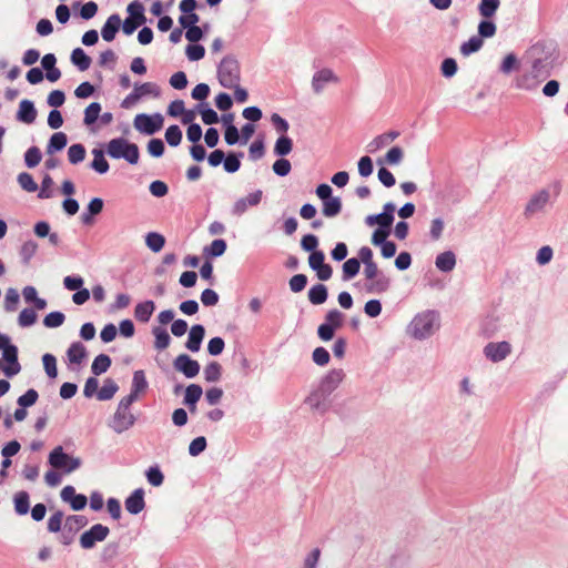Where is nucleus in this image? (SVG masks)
<instances>
[{
  "mask_svg": "<svg viewBox=\"0 0 568 568\" xmlns=\"http://www.w3.org/2000/svg\"><path fill=\"white\" fill-rule=\"evenodd\" d=\"M345 377L342 368L331 369L320 381L318 386L305 398V403L312 409L325 414L329 409L328 398L331 394L339 386Z\"/></svg>",
  "mask_w": 568,
  "mask_h": 568,
  "instance_id": "nucleus-1",
  "label": "nucleus"
},
{
  "mask_svg": "<svg viewBox=\"0 0 568 568\" xmlns=\"http://www.w3.org/2000/svg\"><path fill=\"white\" fill-rule=\"evenodd\" d=\"M439 327V314L436 311L418 313L408 326L409 334L418 341L432 336Z\"/></svg>",
  "mask_w": 568,
  "mask_h": 568,
  "instance_id": "nucleus-2",
  "label": "nucleus"
},
{
  "mask_svg": "<svg viewBox=\"0 0 568 568\" xmlns=\"http://www.w3.org/2000/svg\"><path fill=\"white\" fill-rule=\"evenodd\" d=\"M106 153L112 159H124L130 164H136L140 159L139 146L124 138L110 140L106 144Z\"/></svg>",
  "mask_w": 568,
  "mask_h": 568,
  "instance_id": "nucleus-3",
  "label": "nucleus"
},
{
  "mask_svg": "<svg viewBox=\"0 0 568 568\" xmlns=\"http://www.w3.org/2000/svg\"><path fill=\"white\" fill-rule=\"evenodd\" d=\"M217 80L223 88L232 89L241 81L240 62L233 54L225 55L217 65Z\"/></svg>",
  "mask_w": 568,
  "mask_h": 568,
  "instance_id": "nucleus-4",
  "label": "nucleus"
},
{
  "mask_svg": "<svg viewBox=\"0 0 568 568\" xmlns=\"http://www.w3.org/2000/svg\"><path fill=\"white\" fill-rule=\"evenodd\" d=\"M364 275L367 280L365 291L371 294H383L390 287V278L379 271L376 262L364 264Z\"/></svg>",
  "mask_w": 568,
  "mask_h": 568,
  "instance_id": "nucleus-5",
  "label": "nucleus"
},
{
  "mask_svg": "<svg viewBox=\"0 0 568 568\" xmlns=\"http://www.w3.org/2000/svg\"><path fill=\"white\" fill-rule=\"evenodd\" d=\"M48 463L54 469L62 470L67 474L74 471L82 464L79 457H73L64 453L62 446H57L50 452Z\"/></svg>",
  "mask_w": 568,
  "mask_h": 568,
  "instance_id": "nucleus-6",
  "label": "nucleus"
},
{
  "mask_svg": "<svg viewBox=\"0 0 568 568\" xmlns=\"http://www.w3.org/2000/svg\"><path fill=\"white\" fill-rule=\"evenodd\" d=\"M89 520L83 515H69L64 519L63 529L59 540L62 545L69 546L74 541V537L82 528L88 525Z\"/></svg>",
  "mask_w": 568,
  "mask_h": 568,
  "instance_id": "nucleus-7",
  "label": "nucleus"
},
{
  "mask_svg": "<svg viewBox=\"0 0 568 568\" xmlns=\"http://www.w3.org/2000/svg\"><path fill=\"white\" fill-rule=\"evenodd\" d=\"M163 116L156 112L154 114L140 113L133 121L135 130L145 135H153L163 126Z\"/></svg>",
  "mask_w": 568,
  "mask_h": 568,
  "instance_id": "nucleus-8",
  "label": "nucleus"
},
{
  "mask_svg": "<svg viewBox=\"0 0 568 568\" xmlns=\"http://www.w3.org/2000/svg\"><path fill=\"white\" fill-rule=\"evenodd\" d=\"M109 534V527L102 524H95L90 529L81 534L79 538L80 546L83 549H92L97 542L105 540Z\"/></svg>",
  "mask_w": 568,
  "mask_h": 568,
  "instance_id": "nucleus-9",
  "label": "nucleus"
},
{
  "mask_svg": "<svg viewBox=\"0 0 568 568\" xmlns=\"http://www.w3.org/2000/svg\"><path fill=\"white\" fill-rule=\"evenodd\" d=\"M136 416L131 412L130 408L122 410L119 406L115 413L109 422L110 428L116 433L122 434L134 426Z\"/></svg>",
  "mask_w": 568,
  "mask_h": 568,
  "instance_id": "nucleus-10",
  "label": "nucleus"
},
{
  "mask_svg": "<svg viewBox=\"0 0 568 568\" xmlns=\"http://www.w3.org/2000/svg\"><path fill=\"white\" fill-rule=\"evenodd\" d=\"M173 367L186 378H194L199 375L201 366L196 359L187 354H180L173 361Z\"/></svg>",
  "mask_w": 568,
  "mask_h": 568,
  "instance_id": "nucleus-11",
  "label": "nucleus"
},
{
  "mask_svg": "<svg viewBox=\"0 0 568 568\" xmlns=\"http://www.w3.org/2000/svg\"><path fill=\"white\" fill-rule=\"evenodd\" d=\"M60 497L64 503H68L74 511L84 509L88 504V497L83 494H77L75 488L71 485L62 488Z\"/></svg>",
  "mask_w": 568,
  "mask_h": 568,
  "instance_id": "nucleus-12",
  "label": "nucleus"
},
{
  "mask_svg": "<svg viewBox=\"0 0 568 568\" xmlns=\"http://www.w3.org/2000/svg\"><path fill=\"white\" fill-rule=\"evenodd\" d=\"M511 352V345L506 342H490L484 347L485 356L494 363L504 361Z\"/></svg>",
  "mask_w": 568,
  "mask_h": 568,
  "instance_id": "nucleus-13",
  "label": "nucleus"
},
{
  "mask_svg": "<svg viewBox=\"0 0 568 568\" xmlns=\"http://www.w3.org/2000/svg\"><path fill=\"white\" fill-rule=\"evenodd\" d=\"M9 352L10 354L7 352L6 354H2V359H0V368L8 378H11L20 373L21 365L18 359V347H13V351Z\"/></svg>",
  "mask_w": 568,
  "mask_h": 568,
  "instance_id": "nucleus-14",
  "label": "nucleus"
},
{
  "mask_svg": "<svg viewBox=\"0 0 568 568\" xmlns=\"http://www.w3.org/2000/svg\"><path fill=\"white\" fill-rule=\"evenodd\" d=\"M549 197L550 193L547 190H541L538 193L534 194L526 204L524 215L526 217H531L536 213L541 212L546 204L548 203Z\"/></svg>",
  "mask_w": 568,
  "mask_h": 568,
  "instance_id": "nucleus-15",
  "label": "nucleus"
},
{
  "mask_svg": "<svg viewBox=\"0 0 568 568\" xmlns=\"http://www.w3.org/2000/svg\"><path fill=\"white\" fill-rule=\"evenodd\" d=\"M125 510L131 515H138L145 508L144 489H134L124 500Z\"/></svg>",
  "mask_w": 568,
  "mask_h": 568,
  "instance_id": "nucleus-16",
  "label": "nucleus"
},
{
  "mask_svg": "<svg viewBox=\"0 0 568 568\" xmlns=\"http://www.w3.org/2000/svg\"><path fill=\"white\" fill-rule=\"evenodd\" d=\"M103 207L104 201L101 197L91 199L81 214V222L84 225L93 224L94 217L103 211Z\"/></svg>",
  "mask_w": 568,
  "mask_h": 568,
  "instance_id": "nucleus-17",
  "label": "nucleus"
},
{
  "mask_svg": "<svg viewBox=\"0 0 568 568\" xmlns=\"http://www.w3.org/2000/svg\"><path fill=\"white\" fill-rule=\"evenodd\" d=\"M16 119L19 122L31 124L37 119V109L34 106L33 101L23 99L19 103V109L16 114Z\"/></svg>",
  "mask_w": 568,
  "mask_h": 568,
  "instance_id": "nucleus-18",
  "label": "nucleus"
},
{
  "mask_svg": "<svg viewBox=\"0 0 568 568\" xmlns=\"http://www.w3.org/2000/svg\"><path fill=\"white\" fill-rule=\"evenodd\" d=\"M204 336H205L204 326L202 324L193 325L189 332L185 347L192 353L199 352L201 349V345H202Z\"/></svg>",
  "mask_w": 568,
  "mask_h": 568,
  "instance_id": "nucleus-19",
  "label": "nucleus"
},
{
  "mask_svg": "<svg viewBox=\"0 0 568 568\" xmlns=\"http://www.w3.org/2000/svg\"><path fill=\"white\" fill-rule=\"evenodd\" d=\"M120 28L121 17L118 13L111 14L101 28L102 39L106 42L113 41Z\"/></svg>",
  "mask_w": 568,
  "mask_h": 568,
  "instance_id": "nucleus-20",
  "label": "nucleus"
},
{
  "mask_svg": "<svg viewBox=\"0 0 568 568\" xmlns=\"http://www.w3.org/2000/svg\"><path fill=\"white\" fill-rule=\"evenodd\" d=\"M328 82H338V78L331 69H322L313 75L312 88L315 93H321Z\"/></svg>",
  "mask_w": 568,
  "mask_h": 568,
  "instance_id": "nucleus-21",
  "label": "nucleus"
},
{
  "mask_svg": "<svg viewBox=\"0 0 568 568\" xmlns=\"http://www.w3.org/2000/svg\"><path fill=\"white\" fill-rule=\"evenodd\" d=\"M399 134L400 133L398 131H388L386 133L379 134L366 145V151L368 153H375L396 140Z\"/></svg>",
  "mask_w": 568,
  "mask_h": 568,
  "instance_id": "nucleus-22",
  "label": "nucleus"
},
{
  "mask_svg": "<svg viewBox=\"0 0 568 568\" xmlns=\"http://www.w3.org/2000/svg\"><path fill=\"white\" fill-rule=\"evenodd\" d=\"M436 267L444 273L452 272L456 266V255L453 251L439 253L435 260Z\"/></svg>",
  "mask_w": 568,
  "mask_h": 568,
  "instance_id": "nucleus-23",
  "label": "nucleus"
},
{
  "mask_svg": "<svg viewBox=\"0 0 568 568\" xmlns=\"http://www.w3.org/2000/svg\"><path fill=\"white\" fill-rule=\"evenodd\" d=\"M154 310L155 304L151 300L138 303L134 308V317L138 322L148 323Z\"/></svg>",
  "mask_w": 568,
  "mask_h": 568,
  "instance_id": "nucleus-24",
  "label": "nucleus"
},
{
  "mask_svg": "<svg viewBox=\"0 0 568 568\" xmlns=\"http://www.w3.org/2000/svg\"><path fill=\"white\" fill-rule=\"evenodd\" d=\"M67 356L71 364L80 365L88 356V352L81 342H73L67 351Z\"/></svg>",
  "mask_w": 568,
  "mask_h": 568,
  "instance_id": "nucleus-25",
  "label": "nucleus"
},
{
  "mask_svg": "<svg viewBox=\"0 0 568 568\" xmlns=\"http://www.w3.org/2000/svg\"><path fill=\"white\" fill-rule=\"evenodd\" d=\"M404 159V151L400 146L395 145L390 148L384 158H378L376 160L377 165H397Z\"/></svg>",
  "mask_w": 568,
  "mask_h": 568,
  "instance_id": "nucleus-26",
  "label": "nucleus"
},
{
  "mask_svg": "<svg viewBox=\"0 0 568 568\" xmlns=\"http://www.w3.org/2000/svg\"><path fill=\"white\" fill-rule=\"evenodd\" d=\"M68 144V136L64 132H55L49 139L47 144V153L54 154L62 151Z\"/></svg>",
  "mask_w": 568,
  "mask_h": 568,
  "instance_id": "nucleus-27",
  "label": "nucleus"
},
{
  "mask_svg": "<svg viewBox=\"0 0 568 568\" xmlns=\"http://www.w3.org/2000/svg\"><path fill=\"white\" fill-rule=\"evenodd\" d=\"M92 154L93 160L90 163V168L99 174H105L110 169V164L104 156V151L101 149H93Z\"/></svg>",
  "mask_w": 568,
  "mask_h": 568,
  "instance_id": "nucleus-28",
  "label": "nucleus"
},
{
  "mask_svg": "<svg viewBox=\"0 0 568 568\" xmlns=\"http://www.w3.org/2000/svg\"><path fill=\"white\" fill-rule=\"evenodd\" d=\"M195 110L201 114L203 123L212 125L220 122L217 112L213 110L207 102L197 103Z\"/></svg>",
  "mask_w": 568,
  "mask_h": 568,
  "instance_id": "nucleus-29",
  "label": "nucleus"
},
{
  "mask_svg": "<svg viewBox=\"0 0 568 568\" xmlns=\"http://www.w3.org/2000/svg\"><path fill=\"white\" fill-rule=\"evenodd\" d=\"M308 301L313 305H321L327 301L328 291L324 284H315L308 290Z\"/></svg>",
  "mask_w": 568,
  "mask_h": 568,
  "instance_id": "nucleus-30",
  "label": "nucleus"
},
{
  "mask_svg": "<svg viewBox=\"0 0 568 568\" xmlns=\"http://www.w3.org/2000/svg\"><path fill=\"white\" fill-rule=\"evenodd\" d=\"M71 62L75 65L80 71H85L91 65V58L85 53L82 48H75L71 52Z\"/></svg>",
  "mask_w": 568,
  "mask_h": 568,
  "instance_id": "nucleus-31",
  "label": "nucleus"
},
{
  "mask_svg": "<svg viewBox=\"0 0 568 568\" xmlns=\"http://www.w3.org/2000/svg\"><path fill=\"white\" fill-rule=\"evenodd\" d=\"M144 11V6L140 1L134 0L130 2L126 7V12L129 13L128 19H132L133 21L142 26L146 21Z\"/></svg>",
  "mask_w": 568,
  "mask_h": 568,
  "instance_id": "nucleus-32",
  "label": "nucleus"
},
{
  "mask_svg": "<svg viewBox=\"0 0 568 568\" xmlns=\"http://www.w3.org/2000/svg\"><path fill=\"white\" fill-rule=\"evenodd\" d=\"M152 334L154 336L155 349L163 351L169 347L171 343V336L165 328L161 326H155L152 328Z\"/></svg>",
  "mask_w": 568,
  "mask_h": 568,
  "instance_id": "nucleus-33",
  "label": "nucleus"
},
{
  "mask_svg": "<svg viewBox=\"0 0 568 568\" xmlns=\"http://www.w3.org/2000/svg\"><path fill=\"white\" fill-rule=\"evenodd\" d=\"M293 150V140L288 135H281L274 144L273 153L278 158L288 155Z\"/></svg>",
  "mask_w": 568,
  "mask_h": 568,
  "instance_id": "nucleus-34",
  "label": "nucleus"
},
{
  "mask_svg": "<svg viewBox=\"0 0 568 568\" xmlns=\"http://www.w3.org/2000/svg\"><path fill=\"white\" fill-rule=\"evenodd\" d=\"M500 7V0H480L478 13L485 19H491Z\"/></svg>",
  "mask_w": 568,
  "mask_h": 568,
  "instance_id": "nucleus-35",
  "label": "nucleus"
},
{
  "mask_svg": "<svg viewBox=\"0 0 568 568\" xmlns=\"http://www.w3.org/2000/svg\"><path fill=\"white\" fill-rule=\"evenodd\" d=\"M112 359L106 354H99L92 362L91 372L94 376L104 374L111 366Z\"/></svg>",
  "mask_w": 568,
  "mask_h": 568,
  "instance_id": "nucleus-36",
  "label": "nucleus"
},
{
  "mask_svg": "<svg viewBox=\"0 0 568 568\" xmlns=\"http://www.w3.org/2000/svg\"><path fill=\"white\" fill-rule=\"evenodd\" d=\"M540 81L530 72L524 73L516 78L515 87L517 89L532 91L538 88Z\"/></svg>",
  "mask_w": 568,
  "mask_h": 568,
  "instance_id": "nucleus-37",
  "label": "nucleus"
},
{
  "mask_svg": "<svg viewBox=\"0 0 568 568\" xmlns=\"http://www.w3.org/2000/svg\"><path fill=\"white\" fill-rule=\"evenodd\" d=\"M361 270L359 260L351 257L346 260L342 266V278L343 281H349L354 278Z\"/></svg>",
  "mask_w": 568,
  "mask_h": 568,
  "instance_id": "nucleus-38",
  "label": "nucleus"
},
{
  "mask_svg": "<svg viewBox=\"0 0 568 568\" xmlns=\"http://www.w3.org/2000/svg\"><path fill=\"white\" fill-rule=\"evenodd\" d=\"M342 211V200L337 196H332L323 201L322 212L326 217H334Z\"/></svg>",
  "mask_w": 568,
  "mask_h": 568,
  "instance_id": "nucleus-39",
  "label": "nucleus"
},
{
  "mask_svg": "<svg viewBox=\"0 0 568 568\" xmlns=\"http://www.w3.org/2000/svg\"><path fill=\"white\" fill-rule=\"evenodd\" d=\"M484 45V40L478 36H473L467 41L462 43L460 53L464 57H469L473 53L478 52Z\"/></svg>",
  "mask_w": 568,
  "mask_h": 568,
  "instance_id": "nucleus-40",
  "label": "nucleus"
},
{
  "mask_svg": "<svg viewBox=\"0 0 568 568\" xmlns=\"http://www.w3.org/2000/svg\"><path fill=\"white\" fill-rule=\"evenodd\" d=\"M243 152H229L223 161V168L227 173H235L241 168V158Z\"/></svg>",
  "mask_w": 568,
  "mask_h": 568,
  "instance_id": "nucleus-41",
  "label": "nucleus"
},
{
  "mask_svg": "<svg viewBox=\"0 0 568 568\" xmlns=\"http://www.w3.org/2000/svg\"><path fill=\"white\" fill-rule=\"evenodd\" d=\"M118 390V384L112 378H106L103 383V386L97 393V398L103 402L109 400L115 395Z\"/></svg>",
  "mask_w": 568,
  "mask_h": 568,
  "instance_id": "nucleus-42",
  "label": "nucleus"
},
{
  "mask_svg": "<svg viewBox=\"0 0 568 568\" xmlns=\"http://www.w3.org/2000/svg\"><path fill=\"white\" fill-rule=\"evenodd\" d=\"M14 510L18 515H27L30 509V496L27 491L22 490L14 495L13 498Z\"/></svg>",
  "mask_w": 568,
  "mask_h": 568,
  "instance_id": "nucleus-43",
  "label": "nucleus"
},
{
  "mask_svg": "<svg viewBox=\"0 0 568 568\" xmlns=\"http://www.w3.org/2000/svg\"><path fill=\"white\" fill-rule=\"evenodd\" d=\"M227 248L226 241L223 239L213 240L212 243L204 247V254L209 257H220Z\"/></svg>",
  "mask_w": 568,
  "mask_h": 568,
  "instance_id": "nucleus-44",
  "label": "nucleus"
},
{
  "mask_svg": "<svg viewBox=\"0 0 568 568\" xmlns=\"http://www.w3.org/2000/svg\"><path fill=\"white\" fill-rule=\"evenodd\" d=\"M85 148L81 143H74L68 149V160L71 164L77 165L85 159Z\"/></svg>",
  "mask_w": 568,
  "mask_h": 568,
  "instance_id": "nucleus-45",
  "label": "nucleus"
},
{
  "mask_svg": "<svg viewBox=\"0 0 568 568\" xmlns=\"http://www.w3.org/2000/svg\"><path fill=\"white\" fill-rule=\"evenodd\" d=\"M496 31V23L491 19L483 18V20L479 21L477 27V36L480 37L481 40L494 37Z\"/></svg>",
  "mask_w": 568,
  "mask_h": 568,
  "instance_id": "nucleus-46",
  "label": "nucleus"
},
{
  "mask_svg": "<svg viewBox=\"0 0 568 568\" xmlns=\"http://www.w3.org/2000/svg\"><path fill=\"white\" fill-rule=\"evenodd\" d=\"M146 246L154 253L160 252L165 245V237L158 232H150L145 236Z\"/></svg>",
  "mask_w": 568,
  "mask_h": 568,
  "instance_id": "nucleus-47",
  "label": "nucleus"
},
{
  "mask_svg": "<svg viewBox=\"0 0 568 568\" xmlns=\"http://www.w3.org/2000/svg\"><path fill=\"white\" fill-rule=\"evenodd\" d=\"M149 384L145 377V374L143 371H135L133 373L132 377V384H131V390L134 394L140 395L141 393H144L148 388Z\"/></svg>",
  "mask_w": 568,
  "mask_h": 568,
  "instance_id": "nucleus-48",
  "label": "nucleus"
},
{
  "mask_svg": "<svg viewBox=\"0 0 568 568\" xmlns=\"http://www.w3.org/2000/svg\"><path fill=\"white\" fill-rule=\"evenodd\" d=\"M530 73L541 82L550 75V70L542 59H535L532 61Z\"/></svg>",
  "mask_w": 568,
  "mask_h": 568,
  "instance_id": "nucleus-49",
  "label": "nucleus"
},
{
  "mask_svg": "<svg viewBox=\"0 0 568 568\" xmlns=\"http://www.w3.org/2000/svg\"><path fill=\"white\" fill-rule=\"evenodd\" d=\"M222 366L219 362H211L204 368V378L209 383H215L221 379Z\"/></svg>",
  "mask_w": 568,
  "mask_h": 568,
  "instance_id": "nucleus-50",
  "label": "nucleus"
},
{
  "mask_svg": "<svg viewBox=\"0 0 568 568\" xmlns=\"http://www.w3.org/2000/svg\"><path fill=\"white\" fill-rule=\"evenodd\" d=\"M101 104L99 102L90 103L84 110L83 123L85 125H92L100 118Z\"/></svg>",
  "mask_w": 568,
  "mask_h": 568,
  "instance_id": "nucleus-51",
  "label": "nucleus"
},
{
  "mask_svg": "<svg viewBox=\"0 0 568 568\" xmlns=\"http://www.w3.org/2000/svg\"><path fill=\"white\" fill-rule=\"evenodd\" d=\"M38 251V244L33 240L24 242L20 248L22 263L28 265Z\"/></svg>",
  "mask_w": 568,
  "mask_h": 568,
  "instance_id": "nucleus-52",
  "label": "nucleus"
},
{
  "mask_svg": "<svg viewBox=\"0 0 568 568\" xmlns=\"http://www.w3.org/2000/svg\"><path fill=\"white\" fill-rule=\"evenodd\" d=\"M134 89L140 94V99L144 95H152L153 98L161 95V89L154 82H144L140 85H135Z\"/></svg>",
  "mask_w": 568,
  "mask_h": 568,
  "instance_id": "nucleus-53",
  "label": "nucleus"
},
{
  "mask_svg": "<svg viewBox=\"0 0 568 568\" xmlns=\"http://www.w3.org/2000/svg\"><path fill=\"white\" fill-rule=\"evenodd\" d=\"M65 321V315L60 311H53L43 318V325L48 328L60 327Z\"/></svg>",
  "mask_w": 568,
  "mask_h": 568,
  "instance_id": "nucleus-54",
  "label": "nucleus"
},
{
  "mask_svg": "<svg viewBox=\"0 0 568 568\" xmlns=\"http://www.w3.org/2000/svg\"><path fill=\"white\" fill-rule=\"evenodd\" d=\"M182 130L179 125L172 124L165 131V141L170 146H178L182 141Z\"/></svg>",
  "mask_w": 568,
  "mask_h": 568,
  "instance_id": "nucleus-55",
  "label": "nucleus"
},
{
  "mask_svg": "<svg viewBox=\"0 0 568 568\" xmlns=\"http://www.w3.org/2000/svg\"><path fill=\"white\" fill-rule=\"evenodd\" d=\"M145 477L150 485L159 487L164 481V475L158 465L151 466L145 471Z\"/></svg>",
  "mask_w": 568,
  "mask_h": 568,
  "instance_id": "nucleus-56",
  "label": "nucleus"
},
{
  "mask_svg": "<svg viewBox=\"0 0 568 568\" xmlns=\"http://www.w3.org/2000/svg\"><path fill=\"white\" fill-rule=\"evenodd\" d=\"M203 395V388L199 384H190L184 389L183 403H197Z\"/></svg>",
  "mask_w": 568,
  "mask_h": 568,
  "instance_id": "nucleus-57",
  "label": "nucleus"
},
{
  "mask_svg": "<svg viewBox=\"0 0 568 568\" xmlns=\"http://www.w3.org/2000/svg\"><path fill=\"white\" fill-rule=\"evenodd\" d=\"M344 314L337 308L329 310L325 315L324 324L337 329L343 325Z\"/></svg>",
  "mask_w": 568,
  "mask_h": 568,
  "instance_id": "nucleus-58",
  "label": "nucleus"
},
{
  "mask_svg": "<svg viewBox=\"0 0 568 568\" xmlns=\"http://www.w3.org/2000/svg\"><path fill=\"white\" fill-rule=\"evenodd\" d=\"M64 518V514L62 510L54 511L48 519L47 528L49 532H61L62 531V521Z\"/></svg>",
  "mask_w": 568,
  "mask_h": 568,
  "instance_id": "nucleus-59",
  "label": "nucleus"
},
{
  "mask_svg": "<svg viewBox=\"0 0 568 568\" xmlns=\"http://www.w3.org/2000/svg\"><path fill=\"white\" fill-rule=\"evenodd\" d=\"M38 315L33 308H23L18 317V324L21 327H30L37 322Z\"/></svg>",
  "mask_w": 568,
  "mask_h": 568,
  "instance_id": "nucleus-60",
  "label": "nucleus"
},
{
  "mask_svg": "<svg viewBox=\"0 0 568 568\" xmlns=\"http://www.w3.org/2000/svg\"><path fill=\"white\" fill-rule=\"evenodd\" d=\"M42 159L41 151L38 146L29 148L24 153V163L28 168H36Z\"/></svg>",
  "mask_w": 568,
  "mask_h": 568,
  "instance_id": "nucleus-61",
  "label": "nucleus"
},
{
  "mask_svg": "<svg viewBox=\"0 0 568 568\" xmlns=\"http://www.w3.org/2000/svg\"><path fill=\"white\" fill-rule=\"evenodd\" d=\"M17 181L21 189H23L27 192H36L39 189L33 176L28 172H21L18 175Z\"/></svg>",
  "mask_w": 568,
  "mask_h": 568,
  "instance_id": "nucleus-62",
  "label": "nucleus"
},
{
  "mask_svg": "<svg viewBox=\"0 0 568 568\" xmlns=\"http://www.w3.org/2000/svg\"><path fill=\"white\" fill-rule=\"evenodd\" d=\"M39 398V393L34 388H29L24 394L18 397L17 404L20 407H31Z\"/></svg>",
  "mask_w": 568,
  "mask_h": 568,
  "instance_id": "nucleus-63",
  "label": "nucleus"
},
{
  "mask_svg": "<svg viewBox=\"0 0 568 568\" xmlns=\"http://www.w3.org/2000/svg\"><path fill=\"white\" fill-rule=\"evenodd\" d=\"M518 67H519V61H518L516 54L515 53H508L504 58V60H503V62H501V64L499 67V71L501 73H504V74H509L513 71L517 70Z\"/></svg>",
  "mask_w": 568,
  "mask_h": 568,
  "instance_id": "nucleus-64",
  "label": "nucleus"
}]
</instances>
